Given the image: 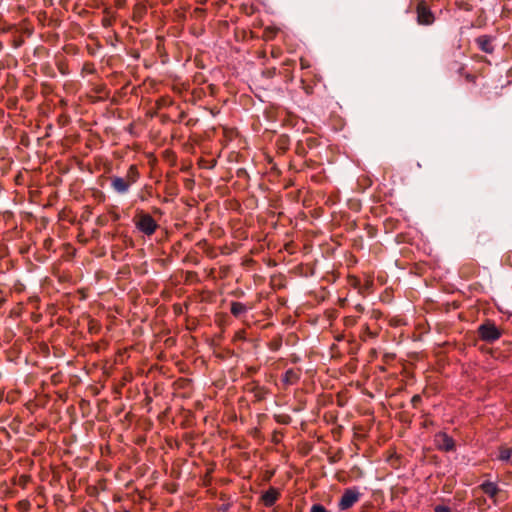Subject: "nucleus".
I'll return each instance as SVG.
<instances>
[{"label":"nucleus","instance_id":"1","mask_svg":"<svg viewBox=\"0 0 512 512\" xmlns=\"http://www.w3.org/2000/svg\"><path fill=\"white\" fill-rule=\"evenodd\" d=\"M140 178L138 166L131 164L125 174V177L111 176L110 184L112 189L118 194H126L130 187Z\"/></svg>","mask_w":512,"mask_h":512},{"label":"nucleus","instance_id":"2","mask_svg":"<svg viewBox=\"0 0 512 512\" xmlns=\"http://www.w3.org/2000/svg\"><path fill=\"white\" fill-rule=\"evenodd\" d=\"M133 223L135 228L141 234L150 237L152 236L156 230L159 228V224L157 221L147 212L143 210H139L133 217Z\"/></svg>","mask_w":512,"mask_h":512},{"label":"nucleus","instance_id":"3","mask_svg":"<svg viewBox=\"0 0 512 512\" xmlns=\"http://www.w3.org/2000/svg\"><path fill=\"white\" fill-rule=\"evenodd\" d=\"M477 334L480 340L491 344L502 337L503 331L492 320L487 319L478 326Z\"/></svg>","mask_w":512,"mask_h":512},{"label":"nucleus","instance_id":"4","mask_svg":"<svg viewBox=\"0 0 512 512\" xmlns=\"http://www.w3.org/2000/svg\"><path fill=\"white\" fill-rule=\"evenodd\" d=\"M416 21L421 26H431L436 17L425 0H417L415 7Z\"/></svg>","mask_w":512,"mask_h":512},{"label":"nucleus","instance_id":"5","mask_svg":"<svg viewBox=\"0 0 512 512\" xmlns=\"http://www.w3.org/2000/svg\"><path fill=\"white\" fill-rule=\"evenodd\" d=\"M360 497L361 493L356 487L345 489L338 502L339 510L345 511L350 509L359 501Z\"/></svg>","mask_w":512,"mask_h":512},{"label":"nucleus","instance_id":"6","mask_svg":"<svg viewBox=\"0 0 512 512\" xmlns=\"http://www.w3.org/2000/svg\"><path fill=\"white\" fill-rule=\"evenodd\" d=\"M434 445L439 451L452 452L456 450L455 440L444 431L434 435Z\"/></svg>","mask_w":512,"mask_h":512},{"label":"nucleus","instance_id":"7","mask_svg":"<svg viewBox=\"0 0 512 512\" xmlns=\"http://www.w3.org/2000/svg\"><path fill=\"white\" fill-rule=\"evenodd\" d=\"M247 391L253 394L255 401L257 402L265 400L267 395L269 394L268 388H266L265 386H261L257 381H252L251 383H248Z\"/></svg>","mask_w":512,"mask_h":512},{"label":"nucleus","instance_id":"8","mask_svg":"<svg viewBox=\"0 0 512 512\" xmlns=\"http://www.w3.org/2000/svg\"><path fill=\"white\" fill-rule=\"evenodd\" d=\"M494 40L495 37L491 35H480L475 39V43L482 52L492 54L495 50Z\"/></svg>","mask_w":512,"mask_h":512},{"label":"nucleus","instance_id":"9","mask_svg":"<svg viewBox=\"0 0 512 512\" xmlns=\"http://www.w3.org/2000/svg\"><path fill=\"white\" fill-rule=\"evenodd\" d=\"M302 370L300 368H290L282 376V383L285 387L295 385L301 378Z\"/></svg>","mask_w":512,"mask_h":512},{"label":"nucleus","instance_id":"10","mask_svg":"<svg viewBox=\"0 0 512 512\" xmlns=\"http://www.w3.org/2000/svg\"><path fill=\"white\" fill-rule=\"evenodd\" d=\"M478 489H480L484 494L493 500L494 504H496V497L501 491L496 482L484 481L478 486Z\"/></svg>","mask_w":512,"mask_h":512},{"label":"nucleus","instance_id":"11","mask_svg":"<svg viewBox=\"0 0 512 512\" xmlns=\"http://www.w3.org/2000/svg\"><path fill=\"white\" fill-rule=\"evenodd\" d=\"M252 308H253V306L250 304H245V303L238 302V301H232L230 304V313L235 318H241Z\"/></svg>","mask_w":512,"mask_h":512},{"label":"nucleus","instance_id":"12","mask_svg":"<svg viewBox=\"0 0 512 512\" xmlns=\"http://www.w3.org/2000/svg\"><path fill=\"white\" fill-rule=\"evenodd\" d=\"M280 498V492L278 489L274 487H270L268 490H266L262 496L261 501L266 507L273 506L277 500Z\"/></svg>","mask_w":512,"mask_h":512},{"label":"nucleus","instance_id":"13","mask_svg":"<svg viewBox=\"0 0 512 512\" xmlns=\"http://www.w3.org/2000/svg\"><path fill=\"white\" fill-rule=\"evenodd\" d=\"M348 282H349V284L352 287L357 288L361 295H365L366 290L368 289V285L361 286V282H360V279L358 277H356V276H349L348 277Z\"/></svg>","mask_w":512,"mask_h":512},{"label":"nucleus","instance_id":"14","mask_svg":"<svg viewBox=\"0 0 512 512\" xmlns=\"http://www.w3.org/2000/svg\"><path fill=\"white\" fill-rule=\"evenodd\" d=\"M512 456V448L502 445L499 447L498 459L508 461Z\"/></svg>","mask_w":512,"mask_h":512},{"label":"nucleus","instance_id":"15","mask_svg":"<svg viewBox=\"0 0 512 512\" xmlns=\"http://www.w3.org/2000/svg\"><path fill=\"white\" fill-rule=\"evenodd\" d=\"M377 336H378V331L377 330H371L369 325H365L362 328V333H361L360 337L365 341V340H367V338L374 339Z\"/></svg>","mask_w":512,"mask_h":512},{"label":"nucleus","instance_id":"16","mask_svg":"<svg viewBox=\"0 0 512 512\" xmlns=\"http://www.w3.org/2000/svg\"><path fill=\"white\" fill-rule=\"evenodd\" d=\"M449 69L451 71L456 72L460 76H464V74L467 73L465 71V65L463 63L458 62V61L451 62L450 65H449Z\"/></svg>","mask_w":512,"mask_h":512},{"label":"nucleus","instance_id":"17","mask_svg":"<svg viewBox=\"0 0 512 512\" xmlns=\"http://www.w3.org/2000/svg\"><path fill=\"white\" fill-rule=\"evenodd\" d=\"M278 32L279 29L276 27H266L263 31V37L265 40H271L277 35Z\"/></svg>","mask_w":512,"mask_h":512},{"label":"nucleus","instance_id":"18","mask_svg":"<svg viewBox=\"0 0 512 512\" xmlns=\"http://www.w3.org/2000/svg\"><path fill=\"white\" fill-rule=\"evenodd\" d=\"M274 419L277 423L288 425L291 422V417L288 414H276L274 415Z\"/></svg>","mask_w":512,"mask_h":512},{"label":"nucleus","instance_id":"19","mask_svg":"<svg viewBox=\"0 0 512 512\" xmlns=\"http://www.w3.org/2000/svg\"><path fill=\"white\" fill-rule=\"evenodd\" d=\"M57 69L62 75H67L70 73L68 68V63L65 60H59L56 62Z\"/></svg>","mask_w":512,"mask_h":512},{"label":"nucleus","instance_id":"20","mask_svg":"<svg viewBox=\"0 0 512 512\" xmlns=\"http://www.w3.org/2000/svg\"><path fill=\"white\" fill-rule=\"evenodd\" d=\"M310 512H330L328 509H326L325 506L322 504H314L312 505Z\"/></svg>","mask_w":512,"mask_h":512},{"label":"nucleus","instance_id":"21","mask_svg":"<svg viewBox=\"0 0 512 512\" xmlns=\"http://www.w3.org/2000/svg\"><path fill=\"white\" fill-rule=\"evenodd\" d=\"M421 402H422V397L419 394H415L411 398V404H412L413 408H417Z\"/></svg>","mask_w":512,"mask_h":512},{"label":"nucleus","instance_id":"22","mask_svg":"<svg viewBox=\"0 0 512 512\" xmlns=\"http://www.w3.org/2000/svg\"><path fill=\"white\" fill-rule=\"evenodd\" d=\"M465 80L469 83H473L475 84L476 83V80H477V76L474 75V74H471L469 72L465 73L464 76Z\"/></svg>","mask_w":512,"mask_h":512},{"label":"nucleus","instance_id":"23","mask_svg":"<svg viewBox=\"0 0 512 512\" xmlns=\"http://www.w3.org/2000/svg\"><path fill=\"white\" fill-rule=\"evenodd\" d=\"M276 74V68H269L263 71V75L267 78H272Z\"/></svg>","mask_w":512,"mask_h":512},{"label":"nucleus","instance_id":"24","mask_svg":"<svg viewBox=\"0 0 512 512\" xmlns=\"http://www.w3.org/2000/svg\"><path fill=\"white\" fill-rule=\"evenodd\" d=\"M306 144L309 148H313V147L317 146L318 141L314 137H309L306 139Z\"/></svg>","mask_w":512,"mask_h":512},{"label":"nucleus","instance_id":"25","mask_svg":"<svg viewBox=\"0 0 512 512\" xmlns=\"http://www.w3.org/2000/svg\"><path fill=\"white\" fill-rule=\"evenodd\" d=\"M434 512H452L451 509L447 506H443V505H437L435 508H434Z\"/></svg>","mask_w":512,"mask_h":512},{"label":"nucleus","instance_id":"26","mask_svg":"<svg viewBox=\"0 0 512 512\" xmlns=\"http://www.w3.org/2000/svg\"><path fill=\"white\" fill-rule=\"evenodd\" d=\"M246 371H247V374L249 376H251V375L256 374L259 371V367L250 366V367H247Z\"/></svg>","mask_w":512,"mask_h":512},{"label":"nucleus","instance_id":"27","mask_svg":"<svg viewBox=\"0 0 512 512\" xmlns=\"http://www.w3.org/2000/svg\"><path fill=\"white\" fill-rule=\"evenodd\" d=\"M196 246L205 250L210 245L208 244L206 239H202L199 242H197Z\"/></svg>","mask_w":512,"mask_h":512},{"label":"nucleus","instance_id":"28","mask_svg":"<svg viewBox=\"0 0 512 512\" xmlns=\"http://www.w3.org/2000/svg\"><path fill=\"white\" fill-rule=\"evenodd\" d=\"M235 338L239 339V340H244L245 339V331L244 330H239L236 333Z\"/></svg>","mask_w":512,"mask_h":512},{"label":"nucleus","instance_id":"29","mask_svg":"<svg viewBox=\"0 0 512 512\" xmlns=\"http://www.w3.org/2000/svg\"><path fill=\"white\" fill-rule=\"evenodd\" d=\"M102 25H103L104 27H106V28H107V27H110V26L112 25V21H111V19H109V18H103V19H102Z\"/></svg>","mask_w":512,"mask_h":512},{"label":"nucleus","instance_id":"30","mask_svg":"<svg viewBox=\"0 0 512 512\" xmlns=\"http://www.w3.org/2000/svg\"><path fill=\"white\" fill-rule=\"evenodd\" d=\"M186 116H187V113L185 111H182L179 114L178 119L176 120V122H178V123L182 122Z\"/></svg>","mask_w":512,"mask_h":512},{"label":"nucleus","instance_id":"31","mask_svg":"<svg viewBox=\"0 0 512 512\" xmlns=\"http://www.w3.org/2000/svg\"><path fill=\"white\" fill-rule=\"evenodd\" d=\"M197 123V119H188L185 123L186 126L190 127V126H194L195 124Z\"/></svg>","mask_w":512,"mask_h":512},{"label":"nucleus","instance_id":"32","mask_svg":"<svg viewBox=\"0 0 512 512\" xmlns=\"http://www.w3.org/2000/svg\"><path fill=\"white\" fill-rule=\"evenodd\" d=\"M368 235H369V237H375L376 236V230L373 227H369Z\"/></svg>","mask_w":512,"mask_h":512},{"label":"nucleus","instance_id":"33","mask_svg":"<svg viewBox=\"0 0 512 512\" xmlns=\"http://www.w3.org/2000/svg\"><path fill=\"white\" fill-rule=\"evenodd\" d=\"M212 251H213V248L211 246H208L206 249H205V252L208 256L210 257H214V255H212Z\"/></svg>","mask_w":512,"mask_h":512},{"label":"nucleus","instance_id":"34","mask_svg":"<svg viewBox=\"0 0 512 512\" xmlns=\"http://www.w3.org/2000/svg\"><path fill=\"white\" fill-rule=\"evenodd\" d=\"M355 309L356 311H358L359 313H363L364 312V306L362 304H357L355 306Z\"/></svg>","mask_w":512,"mask_h":512},{"label":"nucleus","instance_id":"35","mask_svg":"<svg viewBox=\"0 0 512 512\" xmlns=\"http://www.w3.org/2000/svg\"><path fill=\"white\" fill-rule=\"evenodd\" d=\"M372 314L375 318H379L381 316V312L379 310H373Z\"/></svg>","mask_w":512,"mask_h":512},{"label":"nucleus","instance_id":"36","mask_svg":"<svg viewBox=\"0 0 512 512\" xmlns=\"http://www.w3.org/2000/svg\"><path fill=\"white\" fill-rule=\"evenodd\" d=\"M430 424H432V421L425 420L424 423H423V426L427 427Z\"/></svg>","mask_w":512,"mask_h":512},{"label":"nucleus","instance_id":"37","mask_svg":"<svg viewBox=\"0 0 512 512\" xmlns=\"http://www.w3.org/2000/svg\"><path fill=\"white\" fill-rule=\"evenodd\" d=\"M301 66L304 68L306 66V63H304L303 59H301Z\"/></svg>","mask_w":512,"mask_h":512},{"label":"nucleus","instance_id":"38","mask_svg":"<svg viewBox=\"0 0 512 512\" xmlns=\"http://www.w3.org/2000/svg\"><path fill=\"white\" fill-rule=\"evenodd\" d=\"M301 66L304 68L306 66V63H304L303 59H301Z\"/></svg>","mask_w":512,"mask_h":512},{"label":"nucleus","instance_id":"39","mask_svg":"<svg viewBox=\"0 0 512 512\" xmlns=\"http://www.w3.org/2000/svg\"><path fill=\"white\" fill-rule=\"evenodd\" d=\"M2 48H3V44H2V42H0V51L2 50Z\"/></svg>","mask_w":512,"mask_h":512},{"label":"nucleus","instance_id":"40","mask_svg":"<svg viewBox=\"0 0 512 512\" xmlns=\"http://www.w3.org/2000/svg\"><path fill=\"white\" fill-rule=\"evenodd\" d=\"M122 512H130V511H128V510H123Z\"/></svg>","mask_w":512,"mask_h":512}]
</instances>
